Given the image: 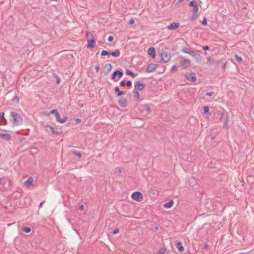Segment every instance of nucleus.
Here are the masks:
<instances>
[{"label":"nucleus","mask_w":254,"mask_h":254,"mask_svg":"<svg viewBox=\"0 0 254 254\" xmlns=\"http://www.w3.org/2000/svg\"><path fill=\"white\" fill-rule=\"evenodd\" d=\"M10 116L11 117V121L13 126H19L23 124V118L18 113L14 111H11L10 113Z\"/></svg>","instance_id":"f257e3e1"},{"label":"nucleus","mask_w":254,"mask_h":254,"mask_svg":"<svg viewBox=\"0 0 254 254\" xmlns=\"http://www.w3.org/2000/svg\"><path fill=\"white\" fill-rule=\"evenodd\" d=\"M123 75V72L121 70H116L113 72L111 78L114 81L117 82Z\"/></svg>","instance_id":"f03ea898"},{"label":"nucleus","mask_w":254,"mask_h":254,"mask_svg":"<svg viewBox=\"0 0 254 254\" xmlns=\"http://www.w3.org/2000/svg\"><path fill=\"white\" fill-rule=\"evenodd\" d=\"M131 198L137 202H140L143 200V196L139 191H135L132 193L131 196Z\"/></svg>","instance_id":"7ed1b4c3"},{"label":"nucleus","mask_w":254,"mask_h":254,"mask_svg":"<svg viewBox=\"0 0 254 254\" xmlns=\"http://www.w3.org/2000/svg\"><path fill=\"white\" fill-rule=\"evenodd\" d=\"M161 59L163 63L169 62L171 59L170 53L166 51H162L161 54Z\"/></svg>","instance_id":"20e7f679"},{"label":"nucleus","mask_w":254,"mask_h":254,"mask_svg":"<svg viewBox=\"0 0 254 254\" xmlns=\"http://www.w3.org/2000/svg\"><path fill=\"white\" fill-rule=\"evenodd\" d=\"M185 77L188 81L191 82L195 81L197 79L195 74L192 72H187Z\"/></svg>","instance_id":"39448f33"},{"label":"nucleus","mask_w":254,"mask_h":254,"mask_svg":"<svg viewBox=\"0 0 254 254\" xmlns=\"http://www.w3.org/2000/svg\"><path fill=\"white\" fill-rule=\"evenodd\" d=\"M180 64L183 69L187 68L191 65L190 61L187 59H184L180 61Z\"/></svg>","instance_id":"423d86ee"},{"label":"nucleus","mask_w":254,"mask_h":254,"mask_svg":"<svg viewBox=\"0 0 254 254\" xmlns=\"http://www.w3.org/2000/svg\"><path fill=\"white\" fill-rule=\"evenodd\" d=\"M158 65L156 64L151 63L150 64L146 69V72L147 73H151L153 72L155 70V69L157 68Z\"/></svg>","instance_id":"0eeeda50"},{"label":"nucleus","mask_w":254,"mask_h":254,"mask_svg":"<svg viewBox=\"0 0 254 254\" xmlns=\"http://www.w3.org/2000/svg\"><path fill=\"white\" fill-rule=\"evenodd\" d=\"M119 105L123 108L126 107L128 105V101L127 98H121L118 101Z\"/></svg>","instance_id":"6e6552de"},{"label":"nucleus","mask_w":254,"mask_h":254,"mask_svg":"<svg viewBox=\"0 0 254 254\" xmlns=\"http://www.w3.org/2000/svg\"><path fill=\"white\" fill-rule=\"evenodd\" d=\"M145 87V85L144 83H141L139 81H136L134 84V90L141 91Z\"/></svg>","instance_id":"1a4fd4ad"},{"label":"nucleus","mask_w":254,"mask_h":254,"mask_svg":"<svg viewBox=\"0 0 254 254\" xmlns=\"http://www.w3.org/2000/svg\"><path fill=\"white\" fill-rule=\"evenodd\" d=\"M180 24L178 22H173L166 27L169 30H174L179 28Z\"/></svg>","instance_id":"9d476101"},{"label":"nucleus","mask_w":254,"mask_h":254,"mask_svg":"<svg viewBox=\"0 0 254 254\" xmlns=\"http://www.w3.org/2000/svg\"><path fill=\"white\" fill-rule=\"evenodd\" d=\"M112 69V65L111 64H106L104 65L103 72L105 75H107L111 71Z\"/></svg>","instance_id":"9b49d317"},{"label":"nucleus","mask_w":254,"mask_h":254,"mask_svg":"<svg viewBox=\"0 0 254 254\" xmlns=\"http://www.w3.org/2000/svg\"><path fill=\"white\" fill-rule=\"evenodd\" d=\"M88 42V44L86 47L88 49H93L95 46L96 40L95 39H89V40H87Z\"/></svg>","instance_id":"f8f14e48"},{"label":"nucleus","mask_w":254,"mask_h":254,"mask_svg":"<svg viewBox=\"0 0 254 254\" xmlns=\"http://www.w3.org/2000/svg\"><path fill=\"white\" fill-rule=\"evenodd\" d=\"M148 54L153 59L156 57V50L154 47H151L148 50Z\"/></svg>","instance_id":"ddd939ff"},{"label":"nucleus","mask_w":254,"mask_h":254,"mask_svg":"<svg viewBox=\"0 0 254 254\" xmlns=\"http://www.w3.org/2000/svg\"><path fill=\"white\" fill-rule=\"evenodd\" d=\"M55 117L57 121L60 123H64L68 120V118L67 117H64L63 119H61L60 115L59 112L56 114Z\"/></svg>","instance_id":"4468645a"},{"label":"nucleus","mask_w":254,"mask_h":254,"mask_svg":"<svg viewBox=\"0 0 254 254\" xmlns=\"http://www.w3.org/2000/svg\"><path fill=\"white\" fill-rule=\"evenodd\" d=\"M189 6L190 7H192L193 8V11L195 13H197L198 11V7L196 2L194 0L191 1L190 4Z\"/></svg>","instance_id":"2eb2a0df"},{"label":"nucleus","mask_w":254,"mask_h":254,"mask_svg":"<svg viewBox=\"0 0 254 254\" xmlns=\"http://www.w3.org/2000/svg\"><path fill=\"white\" fill-rule=\"evenodd\" d=\"M175 244H176V247L177 249L178 250V251L180 252H182L184 251V247L182 245V243L181 242H180L179 241H177L176 242Z\"/></svg>","instance_id":"dca6fc26"},{"label":"nucleus","mask_w":254,"mask_h":254,"mask_svg":"<svg viewBox=\"0 0 254 254\" xmlns=\"http://www.w3.org/2000/svg\"><path fill=\"white\" fill-rule=\"evenodd\" d=\"M46 127L49 128L50 129V131L53 134H54L56 135H59L61 134V133L60 132L56 131L54 130V127L51 125H46Z\"/></svg>","instance_id":"f3484780"},{"label":"nucleus","mask_w":254,"mask_h":254,"mask_svg":"<svg viewBox=\"0 0 254 254\" xmlns=\"http://www.w3.org/2000/svg\"><path fill=\"white\" fill-rule=\"evenodd\" d=\"M114 92L116 94V96L118 97H120L124 94V92L123 91L120 90L119 87L118 86H116L115 87Z\"/></svg>","instance_id":"a211bd4d"},{"label":"nucleus","mask_w":254,"mask_h":254,"mask_svg":"<svg viewBox=\"0 0 254 254\" xmlns=\"http://www.w3.org/2000/svg\"><path fill=\"white\" fill-rule=\"evenodd\" d=\"M0 138L8 141L11 139V136L10 134L0 133Z\"/></svg>","instance_id":"6ab92c4d"},{"label":"nucleus","mask_w":254,"mask_h":254,"mask_svg":"<svg viewBox=\"0 0 254 254\" xmlns=\"http://www.w3.org/2000/svg\"><path fill=\"white\" fill-rule=\"evenodd\" d=\"M33 182V179L32 177H30L24 182V185L27 187H29L32 185Z\"/></svg>","instance_id":"aec40b11"},{"label":"nucleus","mask_w":254,"mask_h":254,"mask_svg":"<svg viewBox=\"0 0 254 254\" xmlns=\"http://www.w3.org/2000/svg\"><path fill=\"white\" fill-rule=\"evenodd\" d=\"M0 120L1 121V122L3 121V123L2 124L3 125H6L7 124V121L4 117V112L0 113Z\"/></svg>","instance_id":"412c9836"},{"label":"nucleus","mask_w":254,"mask_h":254,"mask_svg":"<svg viewBox=\"0 0 254 254\" xmlns=\"http://www.w3.org/2000/svg\"><path fill=\"white\" fill-rule=\"evenodd\" d=\"M120 55V51L119 49H116L113 52H110V55L117 57Z\"/></svg>","instance_id":"4be33fe9"},{"label":"nucleus","mask_w":254,"mask_h":254,"mask_svg":"<svg viewBox=\"0 0 254 254\" xmlns=\"http://www.w3.org/2000/svg\"><path fill=\"white\" fill-rule=\"evenodd\" d=\"M173 204H174V201H173V200H170V201H169L168 202L165 203L163 205V207H164V208H167V209L170 208L172 207V206L173 205Z\"/></svg>","instance_id":"5701e85b"},{"label":"nucleus","mask_w":254,"mask_h":254,"mask_svg":"<svg viewBox=\"0 0 254 254\" xmlns=\"http://www.w3.org/2000/svg\"><path fill=\"white\" fill-rule=\"evenodd\" d=\"M126 74L127 75L131 76L132 78H135L137 76V74L134 73L131 70H130L129 69H126Z\"/></svg>","instance_id":"b1692460"},{"label":"nucleus","mask_w":254,"mask_h":254,"mask_svg":"<svg viewBox=\"0 0 254 254\" xmlns=\"http://www.w3.org/2000/svg\"><path fill=\"white\" fill-rule=\"evenodd\" d=\"M203 114L211 115V113L210 112L209 107L205 106L203 107Z\"/></svg>","instance_id":"393cba45"},{"label":"nucleus","mask_w":254,"mask_h":254,"mask_svg":"<svg viewBox=\"0 0 254 254\" xmlns=\"http://www.w3.org/2000/svg\"><path fill=\"white\" fill-rule=\"evenodd\" d=\"M190 55L196 59H200L201 58V56L200 54L196 53L193 51H191Z\"/></svg>","instance_id":"a878e982"},{"label":"nucleus","mask_w":254,"mask_h":254,"mask_svg":"<svg viewBox=\"0 0 254 254\" xmlns=\"http://www.w3.org/2000/svg\"><path fill=\"white\" fill-rule=\"evenodd\" d=\"M19 97L17 95L14 96L11 99V102L13 104H17L19 103Z\"/></svg>","instance_id":"bb28decb"},{"label":"nucleus","mask_w":254,"mask_h":254,"mask_svg":"<svg viewBox=\"0 0 254 254\" xmlns=\"http://www.w3.org/2000/svg\"><path fill=\"white\" fill-rule=\"evenodd\" d=\"M86 37L87 40H89V39H95L93 35L89 31H87Z\"/></svg>","instance_id":"cd10ccee"},{"label":"nucleus","mask_w":254,"mask_h":254,"mask_svg":"<svg viewBox=\"0 0 254 254\" xmlns=\"http://www.w3.org/2000/svg\"><path fill=\"white\" fill-rule=\"evenodd\" d=\"M182 51L184 52L185 53L190 54L191 52L192 51L191 50H190L189 48L184 47L182 49Z\"/></svg>","instance_id":"c85d7f7f"},{"label":"nucleus","mask_w":254,"mask_h":254,"mask_svg":"<svg viewBox=\"0 0 254 254\" xmlns=\"http://www.w3.org/2000/svg\"><path fill=\"white\" fill-rule=\"evenodd\" d=\"M23 232L29 233L31 231V228L30 227H24L22 228Z\"/></svg>","instance_id":"c756f323"},{"label":"nucleus","mask_w":254,"mask_h":254,"mask_svg":"<svg viewBox=\"0 0 254 254\" xmlns=\"http://www.w3.org/2000/svg\"><path fill=\"white\" fill-rule=\"evenodd\" d=\"M166 251V248L165 246H163L161 248H160L157 254H164L165 252Z\"/></svg>","instance_id":"7c9ffc66"},{"label":"nucleus","mask_w":254,"mask_h":254,"mask_svg":"<svg viewBox=\"0 0 254 254\" xmlns=\"http://www.w3.org/2000/svg\"><path fill=\"white\" fill-rule=\"evenodd\" d=\"M133 93L135 94L136 100L137 101V100H139V99H140V94L139 93V91H138L137 90H134Z\"/></svg>","instance_id":"2f4dec72"},{"label":"nucleus","mask_w":254,"mask_h":254,"mask_svg":"<svg viewBox=\"0 0 254 254\" xmlns=\"http://www.w3.org/2000/svg\"><path fill=\"white\" fill-rule=\"evenodd\" d=\"M72 153L73 155H74L76 156H77L79 158H80L82 156V154L80 152H78L76 150L72 151Z\"/></svg>","instance_id":"473e14b6"},{"label":"nucleus","mask_w":254,"mask_h":254,"mask_svg":"<svg viewBox=\"0 0 254 254\" xmlns=\"http://www.w3.org/2000/svg\"><path fill=\"white\" fill-rule=\"evenodd\" d=\"M53 76L56 79V84H59L60 83V81H61L59 77L55 73H53Z\"/></svg>","instance_id":"72a5a7b5"},{"label":"nucleus","mask_w":254,"mask_h":254,"mask_svg":"<svg viewBox=\"0 0 254 254\" xmlns=\"http://www.w3.org/2000/svg\"><path fill=\"white\" fill-rule=\"evenodd\" d=\"M101 55L102 56L110 55V52H108L106 50H103L101 53Z\"/></svg>","instance_id":"f704fd0d"},{"label":"nucleus","mask_w":254,"mask_h":254,"mask_svg":"<svg viewBox=\"0 0 254 254\" xmlns=\"http://www.w3.org/2000/svg\"><path fill=\"white\" fill-rule=\"evenodd\" d=\"M235 59L236 61L239 62H241L242 61V58L240 56L236 54L235 55Z\"/></svg>","instance_id":"c9c22d12"},{"label":"nucleus","mask_w":254,"mask_h":254,"mask_svg":"<svg viewBox=\"0 0 254 254\" xmlns=\"http://www.w3.org/2000/svg\"><path fill=\"white\" fill-rule=\"evenodd\" d=\"M58 113V111L57 109H53V110H51L49 112V114H54L55 116L56 114H57Z\"/></svg>","instance_id":"e433bc0d"},{"label":"nucleus","mask_w":254,"mask_h":254,"mask_svg":"<svg viewBox=\"0 0 254 254\" xmlns=\"http://www.w3.org/2000/svg\"><path fill=\"white\" fill-rule=\"evenodd\" d=\"M126 85L128 88H130L132 86V82L130 80L127 81L126 82Z\"/></svg>","instance_id":"4c0bfd02"},{"label":"nucleus","mask_w":254,"mask_h":254,"mask_svg":"<svg viewBox=\"0 0 254 254\" xmlns=\"http://www.w3.org/2000/svg\"><path fill=\"white\" fill-rule=\"evenodd\" d=\"M203 25H207V19L206 17H204V18L202 21H200Z\"/></svg>","instance_id":"58836bf2"},{"label":"nucleus","mask_w":254,"mask_h":254,"mask_svg":"<svg viewBox=\"0 0 254 254\" xmlns=\"http://www.w3.org/2000/svg\"><path fill=\"white\" fill-rule=\"evenodd\" d=\"M119 230L118 228H116L112 232V234L115 235L119 233Z\"/></svg>","instance_id":"ea45409f"},{"label":"nucleus","mask_w":254,"mask_h":254,"mask_svg":"<svg viewBox=\"0 0 254 254\" xmlns=\"http://www.w3.org/2000/svg\"><path fill=\"white\" fill-rule=\"evenodd\" d=\"M197 17H190L189 19V20L190 21H191V22H193L195 21L196 20V19H197Z\"/></svg>","instance_id":"a19ab883"},{"label":"nucleus","mask_w":254,"mask_h":254,"mask_svg":"<svg viewBox=\"0 0 254 254\" xmlns=\"http://www.w3.org/2000/svg\"><path fill=\"white\" fill-rule=\"evenodd\" d=\"M120 85L121 87H124L126 85L125 80H122L120 82Z\"/></svg>","instance_id":"79ce46f5"},{"label":"nucleus","mask_w":254,"mask_h":254,"mask_svg":"<svg viewBox=\"0 0 254 254\" xmlns=\"http://www.w3.org/2000/svg\"><path fill=\"white\" fill-rule=\"evenodd\" d=\"M202 49L204 51L209 50V47L208 45H205L202 46Z\"/></svg>","instance_id":"37998d69"},{"label":"nucleus","mask_w":254,"mask_h":254,"mask_svg":"<svg viewBox=\"0 0 254 254\" xmlns=\"http://www.w3.org/2000/svg\"><path fill=\"white\" fill-rule=\"evenodd\" d=\"M213 94H214V92H207L205 94V96H211L213 95Z\"/></svg>","instance_id":"c03bdc74"},{"label":"nucleus","mask_w":254,"mask_h":254,"mask_svg":"<svg viewBox=\"0 0 254 254\" xmlns=\"http://www.w3.org/2000/svg\"><path fill=\"white\" fill-rule=\"evenodd\" d=\"M96 72L97 73L99 72L100 69V67L99 65H96L95 67Z\"/></svg>","instance_id":"a18cd8bd"},{"label":"nucleus","mask_w":254,"mask_h":254,"mask_svg":"<svg viewBox=\"0 0 254 254\" xmlns=\"http://www.w3.org/2000/svg\"><path fill=\"white\" fill-rule=\"evenodd\" d=\"M177 69V67L176 65H174L172 67L171 71L174 72V71H176Z\"/></svg>","instance_id":"49530a36"},{"label":"nucleus","mask_w":254,"mask_h":254,"mask_svg":"<svg viewBox=\"0 0 254 254\" xmlns=\"http://www.w3.org/2000/svg\"><path fill=\"white\" fill-rule=\"evenodd\" d=\"M114 39V37L112 36H109L108 38V41L109 42H112Z\"/></svg>","instance_id":"de8ad7c7"},{"label":"nucleus","mask_w":254,"mask_h":254,"mask_svg":"<svg viewBox=\"0 0 254 254\" xmlns=\"http://www.w3.org/2000/svg\"><path fill=\"white\" fill-rule=\"evenodd\" d=\"M129 24L133 25L134 23V20L133 18H131L129 21Z\"/></svg>","instance_id":"09e8293b"},{"label":"nucleus","mask_w":254,"mask_h":254,"mask_svg":"<svg viewBox=\"0 0 254 254\" xmlns=\"http://www.w3.org/2000/svg\"><path fill=\"white\" fill-rule=\"evenodd\" d=\"M45 201H43L42 202H41L40 203V204H39V209H40V208H42V207L43 205L45 203Z\"/></svg>","instance_id":"8fccbe9b"},{"label":"nucleus","mask_w":254,"mask_h":254,"mask_svg":"<svg viewBox=\"0 0 254 254\" xmlns=\"http://www.w3.org/2000/svg\"><path fill=\"white\" fill-rule=\"evenodd\" d=\"M79 209L80 211H82L84 209V206L83 205H81L79 206Z\"/></svg>","instance_id":"3c124183"},{"label":"nucleus","mask_w":254,"mask_h":254,"mask_svg":"<svg viewBox=\"0 0 254 254\" xmlns=\"http://www.w3.org/2000/svg\"><path fill=\"white\" fill-rule=\"evenodd\" d=\"M146 110L147 112H149L151 110L149 106L146 107Z\"/></svg>","instance_id":"603ef678"},{"label":"nucleus","mask_w":254,"mask_h":254,"mask_svg":"<svg viewBox=\"0 0 254 254\" xmlns=\"http://www.w3.org/2000/svg\"><path fill=\"white\" fill-rule=\"evenodd\" d=\"M223 116H224V113H221L220 114V116L219 120H221L223 118Z\"/></svg>","instance_id":"864d4df0"},{"label":"nucleus","mask_w":254,"mask_h":254,"mask_svg":"<svg viewBox=\"0 0 254 254\" xmlns=\"http://www.w3.org/2000/svg\"><path fill=\"white\" fill-rule=\"evenodd\" d=\"M75 121H76V122L77 123H80V122H81V119H79V118H77V119H76Z\"/></svg>","instance_id":"5fc2aeb1"},{"label":"nucleus","mask_w":254,"mask_h":254,"mask_svg":"<svg viewBox=\"0 0 254 254\" xmlns=\"http://www.w3.org/2000/svg\"><path fill=\"white\" fill-rule=\"evenodd\" d=\"M207 59H208V62H212L211 57H208Z\"/></svg>","instance_id":"6e6d98bb"},{"label":"nucleus","mask_w":254,"mask_h":254,"mask_svg":"<svg viewBox=\"0 0 254 254\" xmlns=\"http://www.w3.org/2000/svg\"><path fill=\"white\" fill-rule=\"evenodd\" d=\"M208 247V245L207 244H205L204 246L205 248H207Z\"/></svg>","instance_id":"4d7b16f0"},{"label":"nucleus","mask_w":254,"mask_h":254,"mask_svg":"<svg viewBox=\"0 0 254 254\" xmlns=\"http://www.w3.org/2000/svg\"><path fill=\"white\" fill-rule=\"evenodd\" d=\"M121 170L120 169H119V170H118V172H119V173H121Z\"/></svg>","instance_id":"13d9d810"},{"label":"nucleus","mask_w":254,"mask_h":254,"mask_svg":"<svg viewBox=\"0 0 254 254\" xmlns=\"http://www.w3.org/2000/svg\"><path fill=\"white\" fill-rule=\"evenodd\" d=\"M2 125V124H1V121H0V125Z\"/></svg>","instance_id":"bf43d9fd"},{"label":"nucleus","mask_w":254,"mask_h":254,"mask_svg":"<svg viewBox=\"0 0 254 254\" xmlns=\"http://www.w3.org/2000/svg\"><path fill=\"white\" fill-rule=\"evenodd\" d=\"M155 229H156V230H158V227H155Z\"/></svg>","instance_id":"052dcab7"},{"label":"nucleus","mask_w":254,"mask_h":254,"mask_svg":"<svg viewBox=\"0 0 254 254\" xmlns=\"http://www.w3.org/2000/svg\"><path fill=\"white\" fill-rule=\"evenodd\" d=\"M227 120H226V121H225V124H227Z\"/></svg>","instance_id":"680f3d73"},{"label":"nucleus","mask_w":254,"mask_h":254,"mask_svg":"<svg viewBox=\"0 0 254 254\" xmlns=\"http://www.w3.org/2000/svg\"><path fill=\"white\" fill-rule=\"evenodd\" d=\"M225 64H224L223 65V67H224V68H225Z\"/></svg>","instance_id":"e2e57ef3"},{"label":"nucleus","mask_w":254,"mask_h":254,"mask_svg":"<svg viewBox=\"0 0 254 254\" xmlns=\"http://www.w3.org/2000/svg\"><path fill=\"white\" fill-rule=\"evenodd\" d=\"M253 115H254V111L253 112Z\"/></svg>","instance_id":"0e129e2a"}]
</instances>
